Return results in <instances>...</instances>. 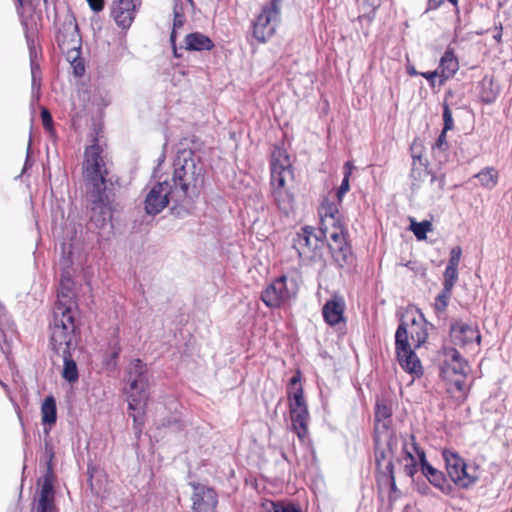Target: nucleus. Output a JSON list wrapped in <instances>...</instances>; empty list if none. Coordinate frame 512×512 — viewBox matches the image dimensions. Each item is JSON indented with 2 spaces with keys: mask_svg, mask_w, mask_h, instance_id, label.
<instances>
[{
  "mask_svg": "<svg viewBox=\"0 0 512 512\" xmlns=\"http://www.w3.org/2000/svg\"><path fill=\"white\" fill-rule=\"evenodd\" d=\"M83 178L86 187L90 219L97 227H103L112 217L114 198L113 182L108 178V170L98 144L85 150Z\"/></svg>",
  "mask_w": 512,
  "mask_h": 512,
  "instance_id": "nucleus-1",
  "label": "nucleus"
},
{
  "mask_svg": "<svg viewBox=\"0 0 512 512\" xmlns=\"http://www.w3.org/2000/svg\"><path fill=\"white\" fill-rule=\"evenodd\" d=\"M49 331V347L63 359L62 377L69 383H75L79 378V373L77 364L72 358V351L77 347L80 328L74 322L69 307L59 306L57 308L55 320L49 324Z\"/></svg>",
  "mask_w": 512,
  "mask_h": 512,
  "instance_id": "nucleus-2",
  "label": "nucleus"
},
{
  "mask_svg": "<svg viewBox=\"0 0 512 512\" xmlns=\"http://www.w3.org/2000/svg\"><path fill=\"white\" fill-rule=\"evenodd\" d=\"M174 171L171 180L174 197L184 203L193 200L199 194L204 181V165L191 150H183L174 160Z\"/></svg>",
  "mask_w": 512,
  "mask_h": 512,
  "instance_id": "nucleus-3",
  "label": "nucleus"
},
{
  "mask_svg": "<svg viewBox=\"0 0 512 512\" xmlns=\"http://www.w3.org/2000/svg\"><path fill=\"white\" fill-rule=\"evenodd\" d=\"M125 378L129 384L128 409L144 410L149 399V377L146 364L140 359L132 360L128 365Z\"/></svg>",
  "mask_w": 512,
  "mask_h": 512,
  "instance_id": "nucleus-4",
  "label": "nucleus"
},
{
  "mask_svg": "<svg viewBox=\"0 0 512 512\" xmlns=\"http://www.w3.org/2000/svg\"><path fill=\"white\" fill-rule=\"evenodd\" d=\"M328 232L311 226H304L293 237L292 247L303 262H319L323 260Z\"/></svg>",
  "mask_w": 512,
  "mask_h": 512,
  "instance_id": "nucleus-5",
  "label": "nucleus"
},
{
  "mask_svg": "<svg viewBox=\"0 0 512 512\" xmlns=\"http://www.w3.org/2000/svg\"><path fill=\"white\" fill-rule=\"evenodd\" d=\"M395 352L401 368L416 377L423 374L421 362L408 342L407 323L401 321L395 332Z\"/></svg>",
  "mask_w": 512,
  "mask_h": 512,
  "instance_id": "nucleus-6",
  "label": "nucleus"
},
{
  "mask_svg": "<svg viewBox=\"0 0 512 512\" xmlns=\"http://www.w3.org/2000/svg\"><path fill=\"white\" fill-rule=\"evenodd\" d=\"M297 291V280L283 274L266 286L261 292L260 299L268 308H279L283 303L295 297Z\"/></svg>",
  "mask_w": 512,
  "mask_h": 512,
  "instance_id": "nucleus-7",
  "label": "nucleus"
},
{
  "mask_svg": "<svg viewBox=\"0 0 512 512\" xmlns=\"http://www.w3.org/2000/svg\"><path fill=\"white\" fill-rule=\"evenodd\" d=\"M283 0H270L264 5L260 14L253 21V37L261 43H265L275 32L280 20L281 2Z\"/></svg>",
  "mask_w": 512,
  "mask_h": 512,
  "instance_id": "nucleus-8",
  "label": "nucleus"
},
{
  "mask_svg": "<svg viewBox=\"0 0 512 512\" xmlns=\"http://www.w3.org/2000/svg\"><path fill=\"white\" fill-rule=\"evenodd\" d=\"M442 457L445 462V468L448 479L455 486L461 489H468L478 481V476L468 472L465 460L455 451L444 449Z\"/></svg>",
  "mask_w": 512,
  "mask_h": 512,
  "instance_id": "nucleus-9",
  "label": "nucleus"
},
{
  "mask_svg": "<svg viewBox=\"0 0 512 512\" xmlns=\"http://www.w3.org/2000/svg\"><path fill=\"white\" fill-rule=\"evenodd\" d=\"M173 192L174 189L169 180L154 183L144 199V210L146 214L156 216L170 203H173L174 206L183 204L181 200L174 197Z\"/></svg>",
  "mask_w": 512,
  "mask_h": 512,
  "instance_id": "nucleus-10",
  "label": "nucleus"
},
{
  "mask_svg": "<svg viewBox=\"0 0 512 512\" xmlns=\"http://www.w3.org/2000/svg\"><path fill=\"white\" fill-rule=\"evenodd\" d=\"M373 444L376 470H382L387 462L394 464L397 449L401 446V435L394 430L374 432Z\"/></svg>",
  "mask_w": 512,
  "mask_h": 512,
  "instance_id": "nucleus-11",
  "label": "nucleus"
},
{
  "mask_svg": "<svg viewBox=\"0 0 512 512\" xmlns=\"http://www.w3.org/2000/svg\"><path fill=\"white\" fill-rule=\"evenodd\" d=\"M412 446L419 459L421 473L428 482L446 496L455 494V487L441 470L433 467L426 458L425 451L418 445L414 435H411Z\"/></svg>",
  "mask_w": 512,
  "mask_h": 512,
  "instance_id": "nucleus-12",
  "label": "nucleus"
},
{
  "mask_svg": "<svg viewBox=\"0 0 512 512\" xmlns=\"http://www.w3.org/2000/svg\"><path fill=\"white\" fill-rule=\"evenodd\" d=\"M290 401L289 411L292 428L301 441L308 436L309 412L304 398L303 387H297L295 391H287Z\"/></svg>",
  "mask_w": 512,
  "mask_h": 512,
  "instance_id": "nucleus-13",
  "label": "nucleus"
},
{
  "mask_svg": "<svg viewBox=\"0 0 512 512\" xmlns=\"http://www.w3.org/2000/svg\"><path fill=\"white\" fill-rule=\"evenodd\" d=\"M330 241L326 243L332 259L338 268L351 266L354 262V254L347 240L348 233L345 227H336L328 232Z\"/></svg>",
  "mask_w": 512,
  "mask_h": 512,
  "instance_id": "nucleus-14",
  "label": "nucleus"
},
{
  "mask_svg": "<svg viewBox=\"0 0 512 512\" xmlns=\"http://www.w3.org/2000/svg\"><path fill=\"white\" fill-rule=\"evenodd\" d=\"M58 47L63 54L78 53L81 50L82 40L77 21L74 16H68L56 36Z\"/></svg>",
  "mask_w": 512,
  "mask_h": 512,
  "instance_id": "nucleus-15",
  "label": "nucleus"
},
{
  "mask_svg": "<svg viewBox=\"0 0 512 512\" xmlns=\"http://www.w3.org/2000/svg\"><path fill=\"white\" fill-rule=\"evenodd\" d=\"M291 174V162L287 153L282 149H275L270 160V185L272 190L284 189L286 176Z\"/></svg>",
  "mask_w": 512,
  "mask_h": 512,
  "instance_id": "nucleus-16",
  "label": "nucleus"
},
{
  "mask_svg": "<svg viewBox=\"0 0 512 512\" xmlns=\"http://www.w3.org/2000/svg\"><path fill=\"white\" fill-rule=\"evenodd\" d=\"M193 488L192 510L193 512H214L218 504V495L216 491L204 484L191 482Z\"/></svg>",
  "mask_w": 512,
  "mask_h": 512,
  "instance_id": "nucleus-17",
  "label": "nucleus"
},
{
  "mask_svg": "<svg viewBox=\"0 0 512 512\" xmlns=\"http://www.w3.org/2000/svg\"><path fill=\"white\" fill-rule=\"evenodd\" d=\"M142 0H113L111 15L116 24L122 29H128L136 15Z\"/></svg>",
  "mask_w": 512,
  "mask_h": 512,
  "instance_id": "nucleus-18",
  "label": "nucleus"
},
{
  "mask_svg": "<svg viewBox=\"0 0 512 512\" xmlns=\"http://www.w3.org/2000/svg\"><path fill=\"white\" fill-rule=\"evenodd\" d=\"M444 362L441 366L443 378L448 379L451 375L465 377L468 371V362L461 356L459 351L453 347L443 349Z\"/></svg>",
  "mask_w": 512,
  "mask_h": 512,
  "instance_id": "nucleus-19",
  "label": "nucleus"
},
{
  "mask_svg": "<svg viewBox=\"0 0 512 512\" xmlns=\"http://www.w3.org/2000/svg\"><path fill=\"white\" fill-rule=\"evenodd\" d=\"M72 286H73V281L70 279V277L63 275L61 283H60V289H59L58 295H57V301L55 302V305L53 308V318L50 322H53L55 320V312H56L57 308L59 306H63V307L70 308L73 318H74V322L80 326L79 321H77V319H76V316L78 314V309H77V302L75 300V295L72 290Z\"/></svg>",
  "mask_w": 512,
  "mask_h": 512,
  "instance_id": "nucleus-20",
  "label": "nucleus"
},
{
  "mask_svg": "<svg viewBox=\"0 0 512 512\" xmlns=\"http://www.w3.org/2000/svg\"><path fill=\"white\" fill-rule=\"evenodd\" d=\"M450 335L454 343L460 346L468 345L473 341L479 345L481 342L478 328L460 320L451 323Z\"/></svg>",
  "mask_w": 512,
  "mask_h": 512,
  "instance_id": "nucleus-21",
  "label": "nucleus"
},
{
  "mask_svg": "<svg viewBox=\"0 0 512 512\" xmlns=\"http://www.w3.org/2000/svg\"><path fill=\"white\" fill-rule=\"evenodd\" d=\"M346 304L344 299L339 295H333L322 308L324 321L329 326H336L341 322H345L344 312Z\"/></svg>",
  "mask_w": 512,
  "mask_h": 512,
  "instance_id": "nucleus-22",
  "label": "nucleus"
},
{
  "mask_svg": "<svg viewBox=\"0 0 512 512\" xmlns=\"http://www.w3.org/2000/svg\"><path fill=\"white\" fill-rule=\"evenodd\" d=\"M54 448L50 440L45 439L44 441V452L43 456L45 459L46 472L43 476L42 485L40 489V495L55 497L54 489V472H53V459H54Z\"/></svg>",
  "mask_w": 512,
  "mask_h": 512,
  "instance_id": "nucleus-23",
  "label": "nucleus"
},
{
  "mask_svg": "<svg viewBox=\"0 0 512 512\" xmlns=\"http://www.w3.org/2000/svg\"><path fill=\"white\" fill-rule=\"evenodd\" d=\"M393 410L390 403L384 399H377L374 409V432H389L392 428Z\"/></svg>",
  "mask_w": 512,
  "mask_h": 512,
  "instance_id": "nucleus-24",
  "label": "nucleus"
},
{
  "mask_svg": "<svg viewBox=\"0 0 512 512\" xmlns=\"http://www.w3.org/2000/svg\"><path fill=\"white\" fill-rule=\"evenodd\" d=\"M412 150V166L410 171L411 178V189L416 191L420 188L421 184L425 181L426 177L431 174V171L428 169L427 160L423 159L422 155L417 154Z\"/></svg>",
  "mask_w": 512,
  "mask_h": 512,
  "instance_id": "nucleus-25",
  "label": "nucleus"
},
{
  "mask_svg": "<svg viewBox=\"0 0 512 512\" xmlns=\"http://www.w3.org/2000/svg\"><path fill=\"white\" fill-rule=\"evenodd\" d=\"M427 326L428 323L423 314H420L418 319L413 317L410 325L407 324L408 338H411L414 349L421 347L426 342L428 338Z\"/></svg>",
  "mask_w": 512,
  "mask_h": 512,
  "instance_id": "nucleus-26",
  "label": "nucleus"
},
{
  "mask_svg": "<svg viewBox=\"0 0 512 512\" xmlns=\"http://www.w3.org/2000/svg\"><path fill=\"white\" fill-rule=\"evenodd\" d=\"M321 225L322 229L327 232L334 230L336 227H344L338 206L335 203L325 202L321 206Z\"/></svg>",
  "mask_w": 512,
  "mask_h": 512,
  "instance_id": "nucleus-27",
  "label": "nucleus"
},
{
  "mask_svg": "<svg viewBox=\"0 0 512 512\" xmlns=\"http://www.w3.org/2000/svg\"><path fill=\"white\" fill-rule=\"evenodd\" d=\"M184 42V48L188 51H210L214 48L212 39L201 32L187 34Z\"/></svg>",
  "mask_w": 512,
  "mask_h": 512,
  "instance_id": "nucleus-28",
  "label": "nucleus"
},
{
  "mask_svg": "<svg viewBox=\"0 0 512 512\" xmlns=\"http://www.w3.org/2000/svg\"><path fill=\"white\" fill-rule=\"evenodd\" d=\"M439 69L441 70L442 79L439 85H442L445 80L453 77L459 69V62L457 57L454 55L453 49L447 48L443 56L440 59Z\"/></svg>",
  "mask_w": 512,
  "mask_h": 512,
  "instance_id": "nucleus-29",
  "label": "nucleus"
},
{
  "mask_svg": "<svg viewBox=\"0 0 512 512\" xmlns=\"http://www.w3.org/2000/svg\"><path fill=\"white\" fill-rule=\"evenodd\" d=\"M173 15H174L173 29L170 34V42L173 47L174 56L180 57V54L177 53V48H176V37H177L176 30L183 27L184 22H185V12H184V5H183L182 0H174Z\"/></svg>",
  "mask_w": 512,
  "mask_h": 512,
  "instance_id": "nucleus-30",
  "label": "nucleus"
},
{
  "mask_svg": "<svg viewBox=\"0 0 512 512\" xmlns=\"http://www.w3.org/2000/svg\"><path fill=\"white\" fill-rule=\"evenodd\" d=\"M499 95V87L494 84L492 79L485 77L480 83L479 96L483 103L491 104L496 101Z\"/></svg>",
  "mask_w": 512,
  "mask_h": 512,
  "instance_id": "nucleus-31",
  "label": "nucleus"
},
{
  "mask_svg": "<svg viewBox=\"0 0 512 512\" xmlns=\"http://www.w3.org/2000/svg\"><path fill=\"white\" fill-rule=\"evenodd\" d=\"M42 422L43 424L52 425L57 420V407L56 401L53 396H48L44 399L41 406Z\"/></svg>",
  "mask_w": 512,
  "mask_h": 512,
  "instance_id": "nucleus-32",
  "label": "nucleus"
},
{
  "mask_svg": "<svg viewBox=\"0 0 512 512\" xmlns=\"http://www.w3.org/2000/svg\"><path fill=\"white\" fill-rule=\"evenodd\" d=\"M475 178L484 188L491 190L498 184L499 174L495 168L485 167L475 175Z\"/></svg>",
  "mask_w": 512,
  "mask_h": 512,
  "instance_id": "nucleus-33",
  "label": "nucleus"
},
{
  "mask_svg": "<svg viewBox=\"0 0 512 512\" xmlns=\"http://www.w3.org/2000/svg\"><path fill=\"white\" fill-rule=\"evenodd\" d=\"M272 197L279 210L288 214L292 207V195L284 188L272 190Z\"/></svg>",
  "mask_w": 512,
  "mask_h": 512,
  "instance_id": "nucleus-34",
  "label": "nucleus"
},
{
  "mask_svg": "<svg viewBox=\"0 0 512 512\" xmlns=\"http://www.w3.org/2000/svg\"><path fill=\"white\" fill-rule=\"evenodd\" d=\"M378 473V481L390 486L391 492L397 491L395 480V466L391 462H387L382 470H376Z\"/></svg>",
  "mask_w": 512,
  "mask_h": 512,
  "instance_id": "nucleus-35",
  "label": "nucleus"
},
{
  "mask_svg": "<svg viewBox=\"0 0 512 512\" xmlns=\"http://www.w3.org/2000/svg\"><path fill=\"white\" fill-rule=\"evenodd\" d=\"M31 69V98L32 101H38L40 98V89L42 84V71L40 64H33Z\"/></svg>",
  "mask_w": 512,
  "mask_h": 512,
  "instance_id": "nucleus-36",
  "label": "nucleus"
},
{
  "mask_svg": "<svg viewBox=\"0 0 512 512\" xmlns=\"http://www.w3.org/2000/svg\"><path fill=\"white\" fill-rule=\"evenodd\" d=\"M432 229L433 226L429 220H423L421 222L411 220L410 230L413 232L417 240H425L427 238V233L432 231Z\"/></svg>",
  "mask_w": 512,
  "mask_h": 512,
  "instance_id": "nucleus-37",
  "label": "nucleus"
},
{
  "mask_svg": "<svg viewBox=\"0 0 512 512\" xmlns=\"http://www.w3.org/2000/svg\"><path fill=\"white\" fill-rule=\"evenodd\" d=\"M34 512H57L55 505V497L39 495V498L34 506Z\"/></svg>",
  "mask_w": 512,
  "mask_h": 512,
  "instance_id": "nucleus-38",
  "label": "nucleus"
},
{
  "mask_svg": "<svg viewBox=\"0 0 512 512\" xmlns=\"http://www.w3.org/2000/svg\"><path fill=\"white\" fill-rule=\"evenodd\" d=\"M411 435L412 434H410L409 436L401 435V457L396 458L397 462H401L402 460H415V457L413 455V452H415V450L413 449L412 446Z\"/></svg>",
  "mask_w": 512,
  "mask_h": 512,
  "instance_id": "nucleus-39",
  "label": "nucleus"
},
{
  "mask_svg": "<svg viewBox=\"0 0 512 512\" xmlns=\"http://www.w3.org/2000/svg\"><path fill=\"white\" fill-rule=\"evenodd\" d=\"M443 278V287L453 290L458 280V267L446 266Z\"/></svg>",
  "mask_w": 512,
  "mask_h": 512,
  "instance_id": "nucleus-40",
  "label": "nucleus"
},
{
  "mask_svg": "<svg viewBox=\"0 0 512 512\" xmlns=\"http://www.w3.org/2000/svg\"><path fill=\"white\" fill-rule=\"evenodd\" d=\"M452 295V290L447 288H442V291L438 294L435 299L434 308L438 312L445 311L449 304V299Z\"/></svg>",
  "mask_w": 512,
  "mask_h": 512,
  "instance_id": "nucleus-41",
  "label": "nucleus"
},
{
  "mask_svg": "<svg viewBox=\"0 0 512 512\" xmlns=\"http://www.w3.org/2000/svg\"><path fill=\"white\" fill-rule=\"evenodd\" d=\"M67 60L71 62L75 76L81 77L85 73V66L80 59V51L78 53L66 54Z\"/></svg>",
  "mask_w": 512,
  "mask_h": 512,
  "instance_id": "nucleus-42",
  "label": "nucleus"
},
{
  "mask_svg": "<svg viewBox=\"0 0 512 512\" xmlns=\"http://www.w3.org/2000/svg\"><path fill=\"white\" fill-rule=\"evenodd\" d=\"M162 426L172 428L175 431H179L183 429L184 423L181 416L175 414L163 419Z\"/></svg>",
  "mask_w": 512,
  "mask_h": 512,
  "instance_id": "nucleus-43",
  "label": "nucleus"
},
{
  "mask_svg": "<svg viewBox=\"0 0 512 512\" xmlns=\"http://www.w3.org/2000/svg\"><path fill=\"white\" fill-rule=\"evenodd\" d=\"M40 116H41V120H42L44 129L47 132H49L50 134H52L54 132V130H53V118H52L51 113L49 112V110L47 108H42Z\"/></svg>",
  "mask_w": 512,
  "mask_h": 512,
  "instance_id": "nucleus-44",
  "label": "nucleus"
},
{
  "mask_svg": "<svg viewBox=\"0 0 512 512\" xmlns=\"http://www.w3.org/2000/svg\"><path fill=\"white\" fill-rule=\"evenodd\" d=\"M462 256V249L460 246H455L450 251V258L447 266L458 267Z\"/></svg>",
  "mask_w": 512,
  "mask_h": 512,
  "instance_id": "nucleus-45",
  "label": "nucleus"
},
{
  "mask_svg": "<svg viewBox=\"0 0 512 512\" xmlns=\"http://www.w3.org/2000/svg\"><path fill=\"white\" fill-rule=\"evenodd\" d=\"M443 121H444V132L451 130L454 126L452 112L447 104L443 105Z\"/></svg>",
  "mask_w": 512,
  "mask_h": 512,
  "instance_id": "nucleus-46",
  "label": "nucleus"
},
{
  "mask_svg": "<svg viewBox=\"0 0 512 512\" xmlns=\"http://www.w3.org/2000/svg\"><path fill=\"white\" fill-rule=\"evenodd\" d=\"M349 179L350 178H347V175H344L341 185L337 189L336 197L339 204H341L343 196L348 192L350 188Z\"/></svg>",
  "mask_w": 512,
  "mask_h": 512,
  "instance_id": "nucleus-47",
  "label": "nucleus"
},
{
  "mask_svg": "<svg viewBox=\"0 0 512 512\" xmlns=\"http://www.w3.org/2000/svg\"><path fill=\"white\" fill-rule=\"evenodd\" d=\"M430 175H431V179H430L431 185H436L437 190L439 192H442L445 187V175L444 174L435 175L432 173Z\"/></svg>",
  "mask_w": 512,
  "mask_h": 512,
  "instance_id": "nucleus-48",
  "label": "nucleus"
},
{
  "mask_svg": "<svg viewBox=\"0 0 512 512\" xmlns=\"http://www.w3.org/2000/svg\"><path fill=\"white\" fill-rule=\"evenodd\" d=\"M27 43H28V48H29L30 67H32L33 64H39L37 61V50L34 45V41L32 39H30L28 36H27Z\"/></svg>",
  "mask_w": 512,
  "mask_h": 512,
  "instance_id": "nucleus-49",
  "label": "nucleus"
},
{
  "mask_svg": "<svg viewBox=\"0 0 512 512\" xmlns=\"http://www.w3.org/2000/svg\"><path fill=\"white\" fill-rule=\"evenodd\" d=\"M297 387H302L301 385V371L297 370L295 374L291 377L288 384V391H295Z\"/></svg>",
  "mask_w": 512,
  "mask_h": 512,
  "instance_id": "nucleus-50",
  "label": "nucleus"
},
{
  "mask_svg": "<svg viewBox=\"0 0 512 512\" xmlns=\"http://www.w3.org/2000/svg\"><path fill=\"white\" fill-rule=\"evenodd\" d=\"M31 137L29 138V143H28V147H27V151H26V158H25V163H24V167L22 169V172L21 174L18 176V177H21L27 169L31 168L32 165H33V160L31 158Z\"/></svg>",
  "mask_w": 512,
  "mask_h": 512,
  "instance_id": "nucleus-51",
  "label": "nucleus"
},
{
  "mask_svg": "<svg viewBox=\"0 0 512 512\" xmlns=\"http://www.w3.org/2000/svg\"><path fill=\"white\" fill-rule=\"evenodd\" d=\"M417 471H418V464H417L416 460H412L409 463L404 465L405 474L411 478L414 477V475L417 473Z\"/></svg>",
  "mask_w": 512,
  "mask_h": 512,
  "instance_id": "nucleus-52",
  "label": "nucleus"
},
{
  "mask_svg": "<svg viewBox=\"0 0 512 512\" xmlns=\"http://www.w3.org/2000/svg\"><path fill=\"white\" fill-rule=\"evenodd\" d=\"M448 146L446 141V132H444V129L442 130L441 134L438 136L434 149L438 148L440 150L446 149Z\"/></svg>",
  "mask_w": 512,
  "mask_h": 512,
  "instance_id": "nucleus-53",
  "label": "nucleus"
},
{
  "mask_svg": "<svg viewBox=\"0 0 512 512\" xmlns=\"http://www.w3.org/2000/svg\"><path fill=\"white\" fill-rule=\"evenodd\" d=\"M90 8L95 12H100L104 8V0H87Z\"/></svg>",
  "mask_w": 512,
  "mask_h": 512,
  "instance_id": "nucleus-54",
  "label": "nucleus"
},
{
  "mask_svg": "<svg viewBox=\"0 0 512 512\" xmlns=\"http://www.w3.org/2000/svg\"><path fill=\"white\" fill-rule=\"evenodd\" d=\"M420 75L429 81L430 86H435V78L438 75L437 71L422 72L420 73Z\"/></svg>",
  "mask_w": 512,
  "mask_h": 512,
  "instance_id": "nucleus-55",
  "label": "nucleus"
},
{
  "mask_svg": "<svg viewBox=\"0 0 512 512\" xmlns=\"http://www.w3.org/2000/svg\"><path fill=\"white\" fill-rule=\"evenodd\" d=\"M416 490L418 493H420L421 495H424V496L429 495L431 492L430 487L424 481L422 483L416 484Z\"/></svg>",
  "mask_w": 512,
  "mask_h": 512,
  "instance_id": "nucleus-56",
  "label": "nucleus"
},
{
  "mask_svg": "<svg viewBox=\"0 0 512 512\" xmlns=\"http://www.w3.org/2000/svg\"><path fill=\"white\" fill-rule=\"evenodd\" d=\"M443 3L444 0H428L425 12L438 9Z\"/></svg>",
  "mask_w": 512,
  "mask_h": 512,
  "instance_id": "nucleus-57",
  "label": "nucleus"
},
{
  "mask_svg": "<svg viewBox=\"0 0 512 512\" xmlns=\"http://www.w3.org/2000/svg\"><path fill=\"white\" fill-rule=\"evenodd\" d=\"M465 377L460 376V378H457L453 381V385L455 386L456 390L459 392L465 391Z\"/></svg>",
  "mask_w": 512,
  "mask_h": 512,
  "instance_id": "nucleus-58",
  "label": "nucleus"
},
{
  "mask_svg": "<svg viewBox=\"0 0 512 512\" xmlns=\"http://www.w3.org/2000/svg\"><path fill=\"white\" fill-rule=\"evenodd\" d=\"M281 512H302L299 506L294 504H283L281 507Z\"/></svg>",
  "mask_w": 512,
  "mask_h": 512,
  "instance_id": "nucleus-59",
  "label": "nucleus"
},
{
  "mask_svg": "<svg viewBox=\"0 0 512 512\" xmlns=\"http://www.w3.org/2000/svg\"><path fill=\"white\" fill-rule=\"evenodd\" d=\"M283 503L280 502H271L270 508L267 510V512H281V507Z\"/></svg>",
  "mask_w": 512,
  "mask_h": 512,
  "instance_id": "nucleus-60",
  "label": "nucleus"
},
{
  "mask_svg": "<svg viewBox=\"0 0 512 512\" xmlns=\"http://www.w3.org/2000/svg\"><path fill=\"white\" fill-rule=\"evenodd\" d=\"M353 168H354V166H353L352 162H350V161L345 162L344 175H347V178H350Z\"/></svg>",
  "mask_w": 512,
  "mask_h": 512,
  "instance_id": "nucleus-61",
  "label": "nucleus"
},
{
  "mask_svg": "<svg viewBox=\"0 0 512 512\" xmlns=\"http://www.w3.org/2000/svg\"><path fill=\"white\" fill-rule=\"evenodd\" d=\"M72 264V260L68 257H62L61 260H60V265L63 267V268H69Z\"/></svg>",
  "mask_w": 512,
  "mask_h": 512,
  "instance_id": "nucleus-62",
  "label": "nucleus"
},
{
  "mask_svg": "<svg viewBox=\"0 0 512 512\" xmlns=\"http://www.w3.org/2000/svg\"><path fill=\"white\" fill-rule=\"evenodd\" d=\"M369 6L373 9L378 8L381 5V0H365Z\"/></svg>",
  "mask_w": 512,
  "mask_h": 512,
  "instance_id": "nucleus-63",
  "label": "nucleus"
},
{
  "mask_svg": "<svg viewBox=\"0 0 512 512\" xmlns=\"http://www.w3.org/2000/svg\"><path fill=\"white\" fill-rule=\"evenodd\" d=\"M407 73L411 76H416L418 75L419 73L416 71L415 67L414 66H410L407 68Z\"/></svg>",
  "mask_w": 512,
  "mask_h": 512,
  "instance_id": "nucleus-64",
  "label": "nucleus"
}]
</instances>
